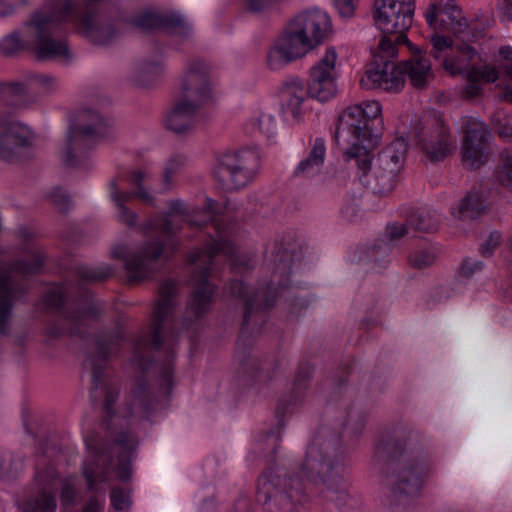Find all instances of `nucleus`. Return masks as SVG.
<instances>
[{
    "instance_id": "nucleus-42",
    "label": "nucleus",
    "mask_w": 512,
    "mask_h": 512,
    "mask_svg": "<svg viewBox=\"0 0 512 512\" xmlns=\"http://www.w3.org/2000/svg\"><path fill=\"white\" fill-rule=\"evenodd\" d=\"M467 80L483 81L485 83H494L499 79V70L497 67L485 64L483 66H472L467 73Z\"/></svg>"
},
{
    "instance_id": "nucleus-33",
    "label": "nucleus",
    "mask_w": 512,
    "mask_h": 512,
    "mask_svg": "<svg viewBox=\"0 0 512 512\" xmlns=\"http://www.w3.org/2000/svg\"><path fill=\"white\" fill-rule=\"evenodd\" d=\"M151 175L145 169H138L128 174L129 183L135 187V199H138L145 205L156 207V197L152 192L145 186V183L149 181Z\"/></svg>"
},
{
    "instance_id": "nucleus-34",
    "label": "nucleus",
    "mask_w": 512,
    "mask_h": 512,
    "mask_svg": "<svg viewBox=\"0 0 512 512\" xmlns=\"http://www.w3.org/2000/svg\"><path fill=\"white\" fill-rule=\"evenodd\" d=\"M407 225L418 232L432 233L438 229L439 218L429 210H418L409 216Z\"/></svg>"
},
{
    "instance_id": "nucleus-52",
    "label": "nucleus",
    "mask_w": 512,
    "mask_h": 512,
    "mask_svg": "<svg viewBox=\"0 0 512 512\" xmlns=\"http://www.w3.org/2000/svg\"><path fill=\"white\" fill-rule=\"evenodd\" d=\"M339 14L344 18H350L354 15L357 0H333Z\"/></svg>"
},
{
    "instance_id": "nucleus-5",
    "label": "nucleus",
    "mask_w": 512,
    "mask_h": 512,
    "mask_svg": "<svg viewBox=\"0 0 512 512\" xmlns=\"http://www.w3.org/2000/svg\"><path fill=\"white\" fill-rule=\"evenodd\" d=\"M331 33L332 22L325 11L313 8L299 12L270 47L267 54L269 69L279 70L304 57L328 39Z\"/></svg>"
},
{
    "instance_id": "nucleus-41",
    "label": "nucleus",
    "mask_w": 512,
    "mask_h": 512,
    "mask_svg": "<svg viewBox=\"0 0 512 512\" xmlns=\"http://www.w3.org/2000/svg\"><path fill=\"white\" fill-rule=\"evenodd\" d=\"M112 275V268L108 265L98 267L81 266L77 269V276L84 282H101L105 281Z\"/></svg>"
},
{
    "instance_id": "nucleus-1",
    "label": "nucleus",
    "mask_w": 512,
    "mask_h": 512,
    "mask_svg": "<svg viewBox=\"0 0 512 512\" xmlns=\"http://www.w3.org/2000/svg\"><path fill=\"white\" fill-rule=\"evenodd\" d=\"M64 23L71 24L75 32L90 43H105L116 31L106 18L92 14L80 17L79 3L74 0H48L42 9L32 13L24 22V39L19 31L1 39L0 53L12 56L19 51L30 50L38 61L68 64L73 54L66 38L60 35Z\"/></svg>"
},
{
    "instance_id": "nucleus-13",
    "label": "nucleus",
    "mask_w": 512,
    "mask_h": 512,
    "mask_svg": "<svg viewBox=\"0 0 512 512\" xmlns=\"http://www.w3.org/2000/svg\"><path fill=\"white\" fill-rule=\"evenodd\" d=\"M112 122L91 109L82 110L74 125L70 126L62 152L67 167L78 168L84 164L92 140L104 137Z\"/></svg>"
},
{
    "instance_id": "nucleus-60",
    "label": "nucleus",
    "mask_w": 512,
    "mask_h": 512,
    "mask_svg": "<svg viewBox=\"0 0 512 512\" xmlns=\"http://www.w3.org/2000/svg\"><path fill=\"white\" fill-rule=\"evenodd\" d=\"M60 498L63 505H70L73 503L75 498V489L70 482L65 481L63 483Z\"/></svg>"
},
{
    "instance_id": "nucleus-27",
    "label": "nucleus",
    "mask_w": 512,
    "mask_h": 512,
    "mask_svg": "<svg viewBox=\"0 0 512 512\" xmlns=\"http://www.w3.org/2000/svg\"><path fill=\"white\" fill-rule=\"evenodd\" d=\"M157 400L144 379H138L131 391V403L128 406L130 416L148 417L156 408Z\"/></svg>"
},
{
    "instance_id": "nucleus-36",
    "label": "nucleus",
    "mask_w": 512,
    "mask_h": 512,
    "mask_svg": "<svg viewBox=\"0 0 512 512\" xmlns=\"http://www.w3.org/2000/svg\"><path fill=\"white\" fill-rule=\"evenodd\" d=\"M431 49L429 55L444 68V60L450 59L454 46L451 39L443 35L433 34L430 38Z\"/></svg>"
},
{
    "instance_id": "nucleus-6",
    "label": "nucleus",
    "mask_w": 512,
    "mask_h": 512,
    "mask_svg": "<svg viewBox=\"0 0 512 512\" xmlns=\"http://www.w3.org/2000/svg\"><path fill=\"white\" fill-rule=\"evenodd\" d=\"M25 242L21 248L24 258L11 263H0V334L7 335L15 302L27 293L25 278L41 273L47 254L33 240L34 233L27 228L19 231Z\"/></svg>"
},
{
    "instance_id": "nucleus-8",
    "label": "nucleus",
    "mask_w": 512,
    "mask_h": 512,
    "mask_svg": "<svg viewBox=\"0 0 512 512\" xmlns=\"http://www.w3.org/2000/svg\"><path fill=\"white\" fill-rule=\"evenodd\" d=\"M176 296V285L165 281L159 287V299L153 309L150 331L140 336L134 345L133 361L146 369V354L152 350H162L167 354V361L161 367L163 382L171 387L173 376L172 360L175 355L176 335L172 330Z\"/></svg>"
},
{
    "instance_id": "nucleus-47",
    "label": "nucleus",
    "mask_w": 512,
    "mask_h": 512,
    "mask_svg": "<svg viewBox=\"0 0 512 512\" xmlns=\"http://www.w3.org/2000/svg\"><path fill=\"white\" fill-rule=\"evenodd\" d=\"M292 262V256L287 251H283L281 254L277 255L275 258L274 278L276 276H287L291 272Z\"/></svg>"
},
{
    "instance_id": "nucleus-16",
    "label": "nucleus",
    "mask_w": 512,
    "mask_h": 512,
    "mask_svg": "<svg viewBox=\"0 0 512 512\" xmlns=\"http://www.w3.org/2000/svg\"><path fill=\"white\" fill-rule=\"evenodd\" d=\"M407 144L403 138H397L386 146L378 155L374 167L373 180L366 184L376 194H387L397 185L404 167Z\"/></svg>"
},
{
    "instance_id": "nucleus-4",
    "label": "nucleus",
    "mask_w": 512,
    "mask_h": 512,
    "mask_svg": "<svg viewBox=\"0 0 512 512\" xmlns=\"http://www.w3.org/2000/svg\"><path fill=\"white\" fill-rule=\"evenodd\" d=\"M381 105L378 101H367L346 108L337 119L334 139L337 145H350L344 156L353 161L366 176L371 169L372 152L381 140Z\"/></svg>"
},
{
    "instance_id": "nucleus-7",
    "label": "nucleus",
    "mask_w": 512,
    "mask_h": 512,
    "mask_svg": "<svg viewBox=\"0 0 512 512\" xmlns=\"http://www.w3.org/2000/svg\"><path fill=\"white\" fill-rule=\"evenodd\" d=\"M211 66L202 59L188 62L174 105L165 118V127L178 136L190 134L199 111L213 101Z\"/></svg>"
},
{
    "instance_id": "nucleus-20",
    "label": "nucleus",
    "mask_w": 512,
    "mask_h": 512,
    "mask_svg": "<svg viewBox=\"0 0 512 512\" xmlns=\"http://www.w3.org/2000/svg\"><path fill=\"white\" fill-rule=\"evenodd\" d=\"M336 61V50L334 47H329L319 61L311 67L307 84V92L311 98L326 102L336 95Z\"/></svg>"
},
{
    "instance_id": "nucleus-14",
    "label": "nucleus",
    "mask_w": 512,
    "mask_h": 512,
    "mask_svg": "<svg viewBox=\"0 0 512 512\" xmlns=\"http://www.w3.org/2000/svg\"><path fill=\"white\" fill-rule=\"evenodd\" d=\"M123 340L124 333L120 328L114 329L111 333L99 334L95 340V353L85 361V365L92 370V399L97 401L102 394L105 395L104 411L109 417H112V407L118 397V392L105 385L102 381V372L106 362L118 353Z\"/></svg>"
},
{
    "instance_id": "nucleus-59",
    "label": "nucleus",
    "mask_w": 512,
    "mask_h": 512,
    "mask_svg": "<svg viewBox=\"0 0 512 512\" xmlns=\"http://www.w3.org/2000/svg\"><path fill=\"white\" fill-rule=\"evenodd\" d=\"M495 131L504 140L512 139V125L508 121L494 120Z\"/></svg>"
},
{
    "instance_id": "nucleus-24",
    "label": "nucleus",
    "mask_w": 512,
    "mask_h": 512,
    "mask_svg": "<svg viewBox=\"0 0 512 512\" xmlns=\"http://www.w3.org/2000/svg\"><path fill=\"white\" fill-rule=\"evenodd\" d=\"M114 452L117 453V476L120 480L126 481L131 476V457L134 454L138 439L130 431H116L111 433Z\"/></svg>"
},
{
    "instance_id": "nucleus-26",
    "label": "nucleus",
    "mask_w": 512,
    "mask_h": 512,
    "mask_svg": "<svg viewBox=\"0 0 512 512\" xmlns=\"http://www.w3.org/2000/svg\"><path fill=\"white\" fill-rule=\"evenodd\" d=\"M399 66L403 71V77L406 76L416 89H425L434 79L430 61L420 54L401 62Z\"/></svg>"
},
{
    "instance_id": "nucleus-64",
    "label": "nucleus",
    "mask_w": 512,
    "mask_h": 512,
    "mask_svg": "<svg viewBox=\"0 0 512 512\" xmlns=\"http://www.w3.org/2000/svg\"><path fill=\"white\" fill-rule=\"evenodd\" d=\"M103 509V501L97 497H91L81 512H101Z\"/></svg>"
},
{
    "instance_id": "nucleus-10",
    "label": "nucleus",
    "mask_w": 512,
    "mask_h": 512,
    "mask_svg": "<svg viewBox=\"0 0 512 512\" xmlns=\"http://www.w3.org/2000/svg\"><path fill=\"white\" fill-rule=\"evenodd\" d=\"M114 0H83L84 9H80V17L92 14L95 17H103L107 22L112 24L116 31L107 42L93 43L94 45L104 46L113 42L130 28H139L144 31L149 30H166L169 33L188 37L191 34V27L182 16L175 12H160L153 10H145L139 13L133 19H128L123 12L119 10H107L104 7H95L94 3L103 5L106 2Z\"/></svg>"
},
{
    "instance_id": "nucleus-31",
    "label": "nucleus",
    "mask_w": 512,
    "mask_h": 512,
    "mask_svg": "<svg viewBox=\"0 0 512 512\" xmlns=\"http://www.w3.org/2000/svg\"><path fill=\"white\" fill-rule=\"evenodd\" d=\"M188 164V157L183 153H173L165 161L161 176V191L168 192L174 185L175 177L180 174Z\"/></svg>"
},
{
    "instance_id": "nucleus-55",
    "label": "nucleus",
    "mask_w": 512,
    "mask_h": 512,
    "mask_svg": "<svg viewBox=\"0 0 512 512\" xmlns=\"http://www.w3.org/2000/svg\"><path fill=\"white\" fill-rule=\"evenodd\" d=\"M243 372L251 374L253 378L257 377V373L260 369V362L252 355L245 356L240 361Z\"/></svg>"
},
{
    "instance_id": "nucleus-15",
    "label": "nucleus",
    "mask_w": 512,
    "mask_h": 512,
    "mask_svg": "<svg viewBox=\"0 0 512 512\" xmlns=\"http://www.w3.org/2000/svg\"><path fill=\"white\" fill-rule=\"evenodd\" d=\"M260 168V155L256 150L245 149L221 156L214 168V178L227 191L248 185Z\"/></svg>"
},
{
    "instance_id": "nucleus-17",
    "label": "nucleus",
    "mask_w": 512,
    "mask_h": 512,
    "mask_svg": "<svg viewBox=\"0 0 512 512\" xmlns=\"http://www.w3.org/2000/svg\"><path fill=\"white\" fill-rule=\"evenodd\" d=\"M415 133L418 145L432 162L443 161L456 150V139L438 114L429 116Z\"/></svg>"
},
{
    "instance_id": "nucleus-3",
    "label": "nucleus",
    "mask_w": 512,
    "mask_h": 512,
    "mask_svg": "<svg viewBox=\"0 0 512 512\" xmlns=\"http://www.w3.org/2000/svg\"><path fill=\"white\" fill-rule=\"evenodd\" d=\"M211 226L214 235H211V240L205 249H197L189 257L190 264L194 266L195 288L186 308L185 323H192L200 319L211 309L215 287L208 282V276L212 260L216 255L221 253L230 259L232 269L237 273H242L253 267L252 257L238 254L231 240L233 233L231 225L226 224L222 218L214 216Z\"/></svg>"
},
{
    "instance_id": "nucleus-12",
    "label": "nucleus",
    "mask_w": 512,
    "mask_h": 512,
    "mask_svg": "<svg viewBox=\"0 0 512 512\" xmlns=\"http://www.w3.org/2000/svg\"><path fill=\"white\" fill-rule=\"evenodd\" d=\"M415 0H374L373 19L383 33L378 49L397 56V45L408 42L407 30L412 26Z\"/></svg>"
},
{
    "instance_id": "nucleus-32",
    "label": "nucleus",
    "mask_w": 512,
    "mask_h": 512,
    "mask_svg": "<svg viewBox=\"0 0 512 512\" xmlns=\"http://www.w3.org/2000/svg\"><path fill=\"white\" fill-rule=\"evenodd\" d=\"M103 455H97L95 461L85 462L83 465L82 473L87 483L89 491H97L98 484L104 483L108 480V473L110 470V463H99Z\"/></svg>"
},
{
    "instance_id": "nucleus-29",
    "label": "nucleus",
    "mask_w": 512,
    "mask_h": 512,
    "mask_svg": "<svg viewBox=\"0 0 512 512\" xmlns=\"http://www.w3.org/2000/svg\"><path fill=\"white\" fill-rule=\"evenodd\" d=\"M307 95V89L299 79L293 78L284 83L282 88L284 105L293 118H300L302 114L301 106Z\"/></svg>"
},
{
    "instance_id": "nucleus-61",
    "label": "nucleus",
    "mask_w": 512,
    "mask_h": 512,
    "mask_svg": "<svg viewBox=\"0 0 512 512\" xmlns=\"http://www.w3.org/2000/svg\"><path fill=\"white\" fill-rule=\"evenodd\" d=\"M467 85L463 88L462 94L465 98L473 99L482 93V87L479 81L467 80Z\"/></svg>"
},
{
    "instance_id": "nucleus-49",
    "label": "nucleus",
    "mask_w": 512,
    "mask_h": 512,
    "mask_svg": "<svg viewBox=\"0 0 512 512\" xmlns=\"http://www.w3.org/2000/svg\"><path fill=\"white\" fill-rule=\"evenodd\" d=\"M28 4V0H0V17L5 18L16 13L17 9Z\"/></svg>"
},
{
    "instance_id": "nucleus-63",
    "label": "nucleus",
    "mask_w": 512,
    "mask_h": 512,
    "mask_svg": "<svg viewBox=\"0 0 512 512\" xmlns=\"http://www.w3.org/2000/svg\"><path fill=\"white\" fill-rule=\"evenodd\" d=\"M35 80L47 91H53L57 87V80L50 75H38Z\"/></svg>"
},
{
    "instance_id": "nucleus-9",
    "label": "nucleus",
    "mask_w": 512,
    "mask_h": 512,
    "mask_svg": "<svg viewBox=\"0 0 512 512\" xmlns=\"http://www.w3.org/2000/svg\"><path fill=\"white\" fill-rule=\"evenodd\" d=\"M340 438L328 429L320 430L309 444L301 471L315 484L322 485L321 496L338 508L347 504L348 494L342 476L334 471L340 458Z\"/></svg>"
},
{
    "instance_id": "nucleus-48",
    "label": "nucleus",
    "mask_w": 512,
    "mask_h": 512,
    "mask_svg": "<svg viewBox=\"0 0 512 512\" xmlns=\"http://www.w3.org/2000/svg\"><path fill=\"white\" fill-rule=\"evenodd\" d=\"M49 198L61 212H66L72 204L70 196L59 187L54 188L50 192Z\"/></svg>"
},
{
    "instance_id": "nucleus-18",
    "label": "nucleus",
    "mask_w": 512,
    "mask_h": 512,
    "mask_svg": "<svg viewBox=\"0 0 512 512\" xmlns=\"http://www.w3.org/2000/svg\"><path fill=\"white\" fill-rule=\"evenodd\" d=\"M229 294L244 303V316L242 329L249 330L251 326L263 322L265 311L274 305L277 297V288L271 282L265 292L256 291L247 287L240 280H233L228 286Z\"/></svg>"
},
{
    "instance_id": "nucleus-58",
    "label": "nucleus",
    "mask_w": 512,
    "mask_h": 512,
    "mask_svg": "<svg viewBox=\"0 0 512 512\" xmlns=\"http://www.w3.org/2000/svg\"><path fill=\"white\" fill-rule=\"evenodd\" d=\"M313 369L310 366L301 367L294 380L295 389L305 388L307 385V381L310 379L312 375Z\"/></svg>"
},
{
    "instance_id": "nucleus-44",
    "label": "nucleus",
    "mask_w": 512,
    "mask_h": 512,
    "mask_svg": "<svg viewBox=\"0 0 512 512\" xmlns=\"http://www.w3.org/2000/svg\"><path fill=\"white\" fill-rule=\"evenodd\" d=\"M390 251V246L384 241H380L368 249L367 256L376 267L385 268L388 263V255Z\"/></svg>"
},
{
    "instance_id": "nucleus-53",
    "label": "nucleus",
    "mask_w": 512,
    "mask_h": 512,
    "mask_svg": "<svg viewBox=\"0 0 512 512\" xmlns=\"http://www.w3.org/2000/svg\"><path fill=\"white\" fill-rule=\"evenodd\" d=\"M483 263L467 258L459 268V273L465 278H470L475 272L482 270Z\"/></svg>"
},
{
    "instance_id": "nucleus-39",
    "label": "nucleus",
    "mask_w": 512,
    "mask_h": 512,
    "mask_svg": "<svg viewBox=\"0 0 512 512\" xmlns=\"http://www.w3.org/2000/svg\"><path fill=\"white\" fill-rule=\"evenodd\" d=\"M24 512H55L56 499L49 492L42 491L36 497L28 499L23 506Z\"/></svg>"
},
{
    "instance_id": "nucleus-21",
    "label": "nucleus",
    "mask_w": 512,
    "mask_h": 512,
    "mask_svg": "<svg viewBox=\"0 0 512 512\" xmlns=\"http://www.w3.org/2000/svg\"><path fill=\"white\" fill-rule=\"evenodd\" d=\"M464 133L462 141V158L464 164L472 169H478L488 159V136L487 126L476 118L465 117L462 122Z\"/></svg>"
},
{
    "instance_id": "nucleus-43",
    "label": "nucleus",
    "mask_w": 512,
    "mask_h": 512,
    "mask_svg": "<svg viewBox=\"0 0 512 512\" xmlns=\"http://www.w3.org/2000/svg\"><path fill=\"white\" fill-rule=\"evenodd\" d=\"M495 179L501 186L512 191V151L502 158L501 165L495 171Z\"/></svg>"
},
{
    "instance_id": "nucleus-40",
    "label": "nucleus",
    "mask_w": 512,
    "mask_h": 512,
    "mask_svg": "<svg viewBox=\"0 0 512 512\" xmlns=\"http://www.w3.org/2000/svg\"><path fill=\"white\" fill-rule=\"evenodd\" d=\"M162 71V64L160 61H140L135 66L136 81L146 86Z\"/></svg>"
},
{
    "instance_id": "nucleus-2",
    "label": "nucleus",
    "mask_w": 512,
    "mask_h": 512,
    "mask_svg": "<svg viewBox=\"0 0 512 512\" xmlns=\"http://www.w3.org/2000/svg\"><path fill=\"white\" fill-rule=\"evenodd\" d=\"M376 455L385 463V475L395 498L416 496L423 479L435 471L422 432L411 424L398 425L392 437L377 446Z\"/></svg>"
},
{
    "instance_id": "nucleus-54",
    "label": "nucleus",
    "mask_w": 512,
    "mask_h": 512,
    "mask_svg": "<svg viewBox=\"0 0 512 512\" xmlns=\"http://www.w3.org/2000/svg\"><path fill=\"white\" fill-rule=\"evenodd\" d=\"M110 498H111V505L116 510L122 511L126 508L128 499L122 489L116 488V487L112 488Z\"/></svg>"
},
{
    "instance_id": "nucleus-30",
    "label": "nucleus",
    "mask_w": 512,
    "mask_h": 512,
    "mask_svg": "<svg viewBox=\"0 0 512 512\" xmlns=\"http://www.w3.org/2000/svg\"><path fill=\"white\" fill-rule=\"evenodd\" d=\"M440 12L447 16L448 21L445 23L457 37H461L464 41L471 40L467 20L454 0H440Z\"/></svg>"
},
{
    "instance_id": "nucleus-25",
    "label": "nucleus",
    "mask_w": 512,
    "mask_h": 512,
    "mask_svg": "<svg viewBox=\"0 0 512 512\" xmlns=\"http://www.w3.org/2000/svg\"><path fill=\"white\" fill-rule=\"evenodd\" d=\"M326 159V142L318 137L309 143L307 156L295 167L293 175L298 178H309L320 173Z\"/></svg>"
},
{
    "instance_id": "nucleus-28",
    "label": "nucleus",
    "mask_w": 512,
    "mask_h": 512,
    "mask_svg": "<svg viewBox=\"0 0 512 512\" xmlns=\"http://www.w3.org/2000/svg\"><path fill=\"white\" fill-rule=\"evenodd\" d=\"M478 53L475 48L469 44L462 43L454 46L453 52L450 53V59L444 60V70L451 75L465 74L471 69L473 60Z\"/></svg>"
},
{
    "instance_id": "nucleus-57",
    "label": "nucleus",
    "mask_w": 512,
    "mask_h": 512,
    "mask_svg": "<svg viewBox=\"0 0 512 512\" xmlns=\"http://www.w3.org/2000/svg\"><path fill=\"white\" fill-rule=\"evenodd\" d=\"M501 235L498 232H492L488 240L481 246V254L484 257L490 256L494 249L500 244Z\"/></svg>"
},
{
    "instance_id": "nucleus-62",
    "label": "nucleus",
    "mask_w": 512,
    "mask_h": 512,
    "mask_svg": "<svg viewBox=\"0 0 512 512\" xmlns=\"http://www.w3.org/2000/svg\"><path fill=\"white\" fill-rule=\"evenodd\" d=\"M450 297L449 289L446 286H437L431 290L429 298L432 302H442Z\"/></svg>"
},
{
    "instance_id": "nucleus-22",
    "label": "nucleus",
    "mask_w": 512,
    "mask_h": 512,
    "mask_svg": "<svg viewBox=\"0 0 512 512\" xmlns=\"http://www.w3.org/2000/svg\"><path fill=\"white\" fill-rule=\"evenodd\" d=\"M379 49L377 58L381 63L375 62V67L366 71L360 84L365 89H381L387 92H399L405 84L403 71L399 65L386 58H393Z\"/></svg>"
},
{
    "instance_id": "nucleus-23",
    "label": "nucleus",
    "mask_w": 512,
    "mask_h": 512,
    "mask_svg": "<svg viewBox=\"0 0 512 512\" xmlns=\"http://www.w3.org/2000/svg\"><path fill=\"white\" fill-rule=\"evenodd\" d=\"M103 311V307L96 301L73 304L69 309L62 311L60 320L51 329V335L59 337L63 334H81L89 319H96Z\"/></svg>"
},
{
    "instance_id": "nucleus-11",
    "label": "nucleus",
    "mask_w": 512,
    "mask_h": 512,
    "mask_svg": "<svg viewBox=\"0 0 512 512\" xmlns=\"http://www.w3.org/2000/svg\"><path fill=\"white\" fill-rule=\"evenodd\" d=\"M308 496L300 477L278 465L258 478L257 501L265 512H300Z\"/></svg>"
},
{
    "instance_id": "nucleus-35",
    "label": "nucleus",
    "mask_w": 512,
    "mask_h": 512,
    "mask_svg": "<svg viewBox=\"0 0 512 512\" xmlns=\"http://www.w3.org/2000/svg\"><path fill=\"white\" fill-rule=\"evenodd\" d=\"M485 208L483 196L477 191H471L460 202L458 209L459 218L475 219L484 212Z\"/></svg>"
},
{
    "instance_id": "nucleus-56",
    "label": "nucleus",
    "mask_w": 512,
    "mask_h": 512,
    "mask_svg": "<svg viewBox=\"0 0 512 512\" xmlns=\"http://www.w3.org/2000/svg\"><path fill=\"white\" fill-rule=\"evenodd\" d=\"M408 225L406 224H389L386 228V233L391 241H396L407 235Z\"/></svg>"
},
{
    "instance_id": "nucleus-38",
    "label": "nucleus",
    "mask_w": 512,
    "mask_h": 512,
    "mask_svg": "<svg viewBox=\"0 0 512 512\" xmlns=\"http://www.w3.org/2000/svg\"><path fill=\"white\" fill-rule=\"evenodd\" d=\"M169 216L187 217L188 211L185 203L180 199L169 201L168 211L165 213L159 228V231L167 236L174 235L178 231V229L174 228L172 221L168 218Z\"/></svg>"
},
{
    "instance_id": "nucleus-37",
    "label": "nucleus",
    "mask_w": 512,
    "mask_h": 512,
    "mask_svg": "<svg viewBox=\"0 0 512 512\" xmlns=\"http://www.w3.org/2000/svg\"><path fill=\"white\" fill-rule=\"evenodd\" d=\"M438 255V249L429 245L412 251L408 256V262L411 267L420 270L432 266Z\"/></svg>"
},
{
    "instance_id": "nucleus-19",
    "label": "nucleus",
    "mask_w": 512,
    "mask_h": 512,
    "mask_svg": "<svg viewBox=\"0 0 512 512\" xmlns=\"http://www.w3.org/2000/svg\"><path fill=\"white\" fill-rule=\"evenodd\" d=\"M163 253L164 244L159 240L146 242L134 254H129L125 245H116L111 250L113 258L124 260L130 282L148 279L155 272V262Z\"/></svg>"
},
{
    "instance_id": "nucleus-51",
    "label": "nucleus",
    "mask_w": 512,
    "mask_h": 512,
    "mask_svg": "<svg viewBox=\"0 0 512 512\" xmlns=\"http://www.w3.org/2000/svg\"><path fill=\"white\" fill-rule=\"evenodd\" d=\"M118 208V221L130 228L137 225L138 215L126 205L116 206Z\"/></svg>"
},
{
    "instance_id": "nucleus-50",
    "label": "nucleus",
    "mask_w": 512,
    "mask_h": 512,
    "mask_svg": "<svg viewBox=\"0 0 512 512\" xmlns=\"http://www.w3.org/2000/svg\"><path fill=\"white\" fill-rule=\"evenodd\" d=\"M499 54L501 56L499 68L504 72L506 77L512 80V48L509 46L501 47Z\"/></svg>"
},
{
    "instance_id": "nucleus-45",
    "label": "nucleus",
    "mask_w": 512,
    "mask_h": 512,
    "mask_svg": "<svg viewBox=\"0 0 512 512\" xmlns=\"http://www.w3.org/2000/svg\"><path fill=\"white\" fill-rule=\"evenodd\" d=\"M259 130L268 137L274 135L278 130V122L274 115L268 111L261 112L256 119Z\"/></svg>"
},
{
    "instance_id": "nucleus-46",
    "label": "nucleus",
    "mask_w": 512,
    "mask_h": 512,
    "mask_svg": "<svg viewBox=\"0 0 512 512\" xmlns=\"http://www.w3.org/2000/svg\"><path fill=\"white\" fill-rule=\"evenodd\" d=\"M66 300V294L62 287L50 289L45 295V304L52 309L60 310Z\"/></svg>"
}]
</instances>
